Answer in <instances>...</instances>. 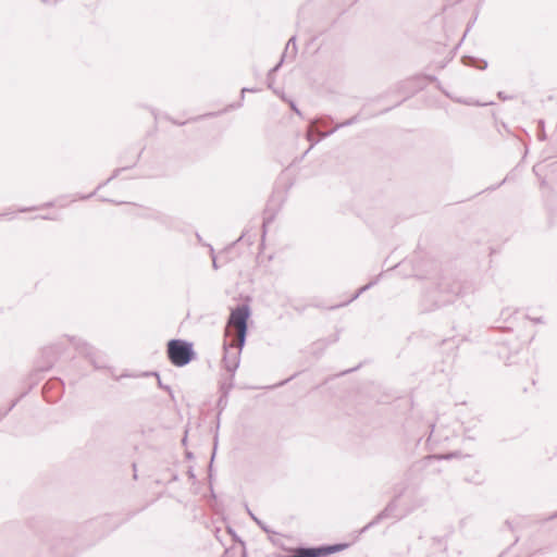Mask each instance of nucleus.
Instances as JSON below:
<instances>
[{
    "instance_id": "cd10ccee",
    "label": "nucleus",
    "mask_w": 557,
    "mask_h": 557,
    "mask_svg": "<svg viewBox=\"0 0 557 557\" xmlns=\"http://www.w3.org/2000/svg\"><path fill=\"white\" fill-rule=\"evenodd\" d=\"M482 63H483V66H481V69H485L487 66L486 61H482Z\"/></svg>"
},
{
    "instance_id": "4468645a",
    "label": "nucleus",
    "mask_w": 557,
    "mask_h": 557,
    "mask_svg": "<svg viewBox=\"0 0 557 557\" xmlns=\"http://www.w3.org/2000/svg\"><path fill=\"white\" fill-rule=\"evenodd\" d=\"M256 91H257V89H255V88H246V87H245V88H243V89H242V91H240V94H242V95H240V99H242V100L244 99V97H245V92H256Z\"/></svg>"
},
{
    "instance_id": "f8f14e48",
    "label": "nucleus",
    "mask_w": 557,
    "mask_h": 557,
    "mask_svg": "<svg viewBox=\"0 0 557 557\" xmlns=\"http://www.w3.org/2000/svg\"><path fill=\"white\" fill-rule=\"evenodd\" d=\"M376 281H371L369 282L367 285L360 287L352 296L349 300H347L346 302H344L343 305H347L351 301H354L355 299H357L362 293H364L366 290H368L369 288H371L373 285H375Z\"/></svg>"
},
{
    "instance_id": "a211bd4d",
    "label": "nucleus",
    "mask_w": 557,
    "mask_h": 557,
    "mask_svg": "<svg viewBox=\"0 0 557 557\" xmlns=\"http://www.w3.org/2000/svg\"><path fill=\"white\" fill-rule=\"evenodd\" d=\"M203 246H207L209 248L210 257L213 259V256H215L214 248L210 244H203Z\"/></svg>"
},
{
    "instance_id": "f03ea898",
    "label": "nucleus",
    "mask_w": 557,
    "mask_h": 557,
    "mask_svg": "<svg viewBox=\"0 0 557 557\" xmlns=\"http://www.w3.org/2000/svg\"><path fill=\"white\" fill-rule=\"evenodd\" d=\"M250 314V307L247 304H242L231 310L230 317L227 319L225 334L226 336H231L232 329H237V342L239 350L243 349L246 343L248 334V320Z\"/></svg>"
},
{
    "instance_id": "393cba45",
    "label": "nucleus",
    "mask_w": 557,
    "mask_h": 557,
    "mask_svg": "<svg viewBox=\"0 0 557 557\" xmlns=\"http://www.w3.org/2000/svg\"><path fill=\"white\" fill-rule=\"evenodd\" d=\"M242 107V101L236 103V104H232L231 108L232 109H237V108H240Z\"/></svg>"
},
{
    "instance_id": "a878e982",
    "label": "nucleus",
    "mask_w": 557,
    "mask_h": 557,
    "mask_svg": "<svg viewBox=\"0 0 557 557\" xmlns=\"http://www.w3.org/2000/svg\"><path fill=\"white\" fill-rule=\"evenodd\" d=\"M357 368H358V367L352 368V369H349V370H346V371L342 372V374H346V373L352 372V371H355Z\"/></svg>"
},
{
    "instance_id": "20e7f679",
    "label": "nucleus",
    "mask_w": 557,
    "mask_h": 557,
    "mask_svg": "<svg viewBox=\"0 0 557 557\" xmlns=\"http://www.w3.org/2000/svg\"><path fill=\"white\" fill-rule=\"evenodd\" d=\"M45 545L52 557H73L71 542L63 536L55 535Z\"/></svg>"
},
{
    "instance_id": "f3484780",
    "label": "nucleus",
    "mask_w": 557,
    "mask_h": 557,
    "mask_svg": "<svg viewBox=\"0 0 557 557\" xmlns=\"http://www.w3.org/2000/svg\"><path fill=\"white\" fill-rule=\"evenodd\" d=\"M284 58L285 57L282 55L281 61L273 69H271L270 72H272L274 74L280 69V66L282 65V63L284 61Z\"/></svg>"
},
{
    "instance_id": "1a4fd4ad",
    "label": "nucleus",
    "mask_w": 557,
    "mask_h": 557,
    "mask_svg": "<svg viewBox=\"0 0 557 557\" xmlns=\"http://www.w3.org/2000/svg\"><path fill=\"white\" fill-rule=\"evenodd\" d=\"M306 139L310 143V147L306 150L304 156H306L323 138L321 136L320 138L314 137L313 126L310 124L306 133Z\"/></svg>"
},
{
    "instance_id": "6e6552de",
    "label": "nucleus",
    "mask_w": 557,
    "mask_h": 557,
    "mask_svg": "<svg viewBox=\"0 0 557 557\" xmlns=\"http://www.w3.org/2000/svg\"><path fill=\"white\" fill-rule=\"evenodd\" d=\"M141 377H156L158 386L160 388L166 391L170 394V396L173 398V393H172L171 387L169 385L163 384L158 372H141Z\"/></svg>"
},
{
    "instance_id": "9b49d317",
    "label": "nucleus",
    "mask_w": 557,
    "mask_h": 557,
    "mask_svg": "<svg viewBox=\"0 0 557 557\" xmlns=\"http://www.w3.org/2000/svg\"><path fill=\"white\" fill-rule=\"evenodd\" d=\"M330 123H333V117L331 115H324L320 117H314L310 120L311 126L320 125V126H326Z\"/></svg>"
},
{
    "instance_id": "412c9836",
    "label": "nucleus",
    "mask_w": 557,
    "mask_h": 557,
    "mask_svg": "<svg viewBox=\"0 0 557 557\" xmlns=\"http://www.w3.org/2000/svg\"><path fill=\"white\" fill-rule=\"evenodd\" d=\"M212 267L214 270H218L219 269V264H218V261H216V256H213V259H212Z\"/></svg>"
},
{
    "instance_id": "6ab92c4d",
    "label": "nucleus",
    "mask_w": 557,
    "mask_h": 557,
    "mask_svg": "<svg viewBox=\"0 0 557 557\" xmlns=\"http://www.w3.org/2000/svg\"><path fill=\"white\" fill-rule=\"evenodd\" d=\"M133 470H134L133 476H134L135 480H137L138 474H137V465H136V462H133Z\"/></svg>"
},
{
    "instance_id": "dca6fc26",
    "label": "nucleus",
    "mask_w": 557,
    "mask_h": 557,
    "mask_svg": "<svg viewBox=\"0 0 557 557\" xmlns=\"http://www.w3.org/2000/svg\"><path fill=\"white\" fill-rule=\"evenodd\" d=\"M290 108H292V110H293L297 115L302 116L301 111L297 108V106L295 104V102H293V101L290 102Z\"/></svg>"
},
{
    "instance_id": "bb28decb",
    "label": "nucleus",
    "mask_w": 557,
    "mask_h": 557,
    "mask_svg": "<svg viewBox=\"0 0 557 557\" xmlns=\"http://www.w3.org/2000/svg\"><path fill=\"white\" fill-rule=\"evenodd\" d=\"M8 421L11 422L12 424H16V422H18L20 420L12 419V420H8Z\"/></svg>"
},
{
    "instance_id": "5701e85b",
    "label": "nucleus",
    "mask_w": 557,
    "mask_h": 557,
    "mask_svg": "<svg viewBox=\"0 0 557 557\" xmlns=\"http://www.w3.org/2000/svg\"><path fill=\"white\" fill-rule=\"evenodd\" d=\"M196 238L198 240L199 244L203 245L205 243L202 242V237L200 236L199 233H196Z\"/></svg>"
},
{
    "instance_id": "ddd939ff",
    "label": "nucleus",
    "mask_w": 557,
    "mask_h": 557,
    "mask_svg": "<svg viewBox=\"0 0 557 557\" xmlns=\"http://www.w3.org/2000/svg\"><path fill=\"white\" fill-rule=\"evenodd\" d=\"M273 81H274V74L269 71V73L267 75V82H268L269 88H272Z\"/></svg>"
},
{
    "instance_id": "9d476101",
    "label": "nucleus",
    "mask_w": 557,
    "mask_h": 557,
    "mask_svg": "<svg viewBox=\"0 0 557 557\" xmlns=\"http://www.w3.org/2000/svg\"><path fill=\"white\" fill-rule=\"evenodd\" d=\"M297 53V47H296V36H292L285 47L283 57H287L290 54L292 58H294Z\"/></svg>"
},
{
    "instance_id": "4be33fe9",
    "label": "nucleus",
    "mask_w": 557,
    "mask_h": 557,
    "mask_svg": "<svg viewBox=\"0 0 557 557\" xmlns=\"http://www.w3.org/2000/svg\"><path fill=\"white\" fill-rule=\"evenodd\" d=\"M170 121H171L173 124H176V125H184V124H185V122H178V120L170 119Z\"/></svg>"
},
{
    "instance_id": "b1692460",
    "label": "nucleus",
    "mask_w": 557,
    "mask_h": 557,
    "mask_svg": "<svg viewBox=\"0 0 557 557\" xmlns=\"http://www.w3.org/2000/svg\"><path fill=\"white\" fill-rule=\"evenodd\" d=\"M532 321L535 323H543V318H535V319H532Z\"/></svg>"
},
{
    "instance_id": "7ed1b4c3",
    "label": "nucleus",
    "mask_w": 557,
    "mask_h": 557,
    "mask_svg": "<svg viewBox=\"0 0 557 557\" xmlns=\"http://www.w3.org/2000/svg\"><path fill=\"white\" fill-rule=\"evenodd\" d=\"M166 355L171 363L180 368L187 366L196 357L193 343L180 338L168 342Z\"/></svg>"
},
{
    "instance_id": "f257e3e1",
    "label": "nucleus",
    "mask_w": 557,
    "mask_h": 557,
    "mask_svg": "<svg viewBox=\"0 0 557 557\" xmlns=\"http://www.w3.org/2000/svg\"><path fill=\"white\" fill-rule=\"evenodd\" d=\"M467 293L466 287L460 281L444 277L438 285L428 290L421 300L422 310L425 312L433 311L442 306L450 304L458 296Z\"/></svg>"
},
{
    "instance_id": "2eb2a0df",
    "label": "nucleus",
    "mask_w": 557,
    "mask_h": 557,
    "mask_svg": "<svg viewBox=\"0 0 557 557\" xmlns=\"http://www.w3.org/2000/svg\"><path fill=\"white\" fill-rule=\"evenodd\" d=\"M458 102L465 103V104H469V106H471V104H473V106H485L486 104V103H480L478 101L476 102H472V101H466V100H460V99L458 100Z\"/></svg>"
},
{
    "instance_id": "aec40b11",
    "label": "nucleus",
    "mask_w": 557,
    "mask_h": 557,
    "mask_svg": "<svg viewBox=\"0 0 557 557\" xmlns=\"http://www.w3.org/2000/svg\"><path fill=\"white\" fill-rule=\"evenodd\" d=\"M497 96H498V98H499V99H502V100H507V99H509V97H508V96H506V95L504 94V91H499V92L497 94Z\"/></svg>"
},
{
    "instance_id": "39448f33",
    "label": "nucleus",
    "mask_w": 557,
    "mask_h": 557,
    "mask_svg": "<svg viewBox=\"0 0 557 557\" xmlns=\"http://www.w3.org/2000/svg\"><path fill=\"white\" fill-rule=\"evenodd\" d=\"M240 351L242 350H239L238 342L235 345L231 346V348L224 345V356L222 361L225 370L230 372L232 376L234 375L236 369L239 366Z\"/></svg>"
},
{
    "instance_id": "0eeeda50",
    "label": "nucleus",
    "mask_w": 557,
    "mask_h": 557,
    "mask_svg": "<svg viewBox=\"0 0 557 557\" xmlns=\"http://www.w3.org/2000/svg\"><path fill=\"white\" fill-rule=\"evenodd\" d=\"M141 220H146V221L156 220V221L163 223L164 216L161 213H159L158 211H154L150 208L141 207Z\"/></svg>"
},
{
    "instance_id": "423d86ee",
    "label": "nucleus",
    "mask_w": 557,
    "mask_h": 557,
    "mask_svg": "<svg viewBox=\"0 0 557 557\" xmlns=\"http://www.w3.org/2000/svg\"><path fill=\"white\" fill-rule=\"evenodd\" d=\"M359 121V116L358 115H354L352 117L342 122V123H337L334 128L327 131V132H323L321 133V137L322 138H326L329 136H331L332 134H334L337 129L342 128V127H346V126H350L355 123H357Z\"/></svg>"
}]
</instances>
